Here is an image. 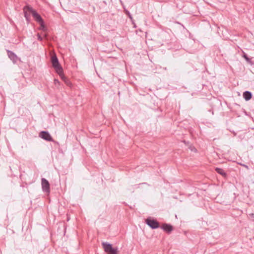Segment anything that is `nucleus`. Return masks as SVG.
<instances>
[{"label":"nucleus","mask_w":254,"mask_h":254,"mask_svg":"<svg viewBox=\"0 0 254 254\" xmlns=\"http://www.w3.org/2000/svg\"><path fill=\"white\" fill-rule=\"evenodd\" d=\"M39 136L47 141H51L53 140L52 136L47 131H42L40 132Z\"/></svg>","instance_id":"39448f33"},{"label":"nucleus","mask_w":254,"mask_h":254,"mask_svg":"<svg viewBox=\"0 0 254 254\" xmlns=\"http://www.w3.org/2000/svg\"><path fill=\"white\" fill-rule=\"evenodd\" d=\"M243 97L246 101H249L252 98V93L249 91H245L243 93Z\"/></svg>","instance_id":"6e6552de"},{"label":"nucleus","mask_w":254,"mask_h":254,"mask_svg":"<svg viewBox=\"0 0 254 254\" xmlns=\"http://www.w3.org/2000/svg\"><path fill=\"white\" fill-rule=\"evenodd\" d=\"M162 229L167 232H170L172 231L173 228L172 226L169 224H164L162 226Z\"/></svg>","instance_id":"0eeeda50"},{"label":"nucleus","mask_w":254,"mask_h":254,"mask_svg":"<svg viewBox=\"0 0 254 254\" xmlns=\"http://www.w3.org/2000/svg\"><path fill=\"white\" fill-rule=\"evenodd\" d=\"M216 171H217V173H219L220 174H221L223 176L226 175L225 173L224 172V171L222 169L217 168H216Z\"/></svg>","instance_id":"9d476101"},{"label":"nucleus","mask_w":254,"mask_h":254,"mask_svg":"<svg viewBox=\"0 0 254 254\" xmlns=\"http://www.w3.org/2000/svg\"><path fill=\"white\" fill-rule=\"evenodd\" d=\"M54 83L55 84L57 85V84H60V82L58 80V79H55L54 80Z\"/></svg>","instance_id":"f8f14e48"},{"label":"nucleus","mask_w":254,"mask_h":254,"mask_svg":"<svg viewBox=\"0 0 254 254\" xmlns=\"http://www.w3.org/2000/svg\"><path fill=\"white\" fill-rule=\"evenodd\" d=\"M51 62L52 65L55 69L57 73L60 75L62 79H64V76L63 73V68L60 65L58 59L56 56L52 57Z\"/></svg>","instance_id":"f03ea898"},{"label":"nucleus","mask_w":254,"mask_h":254,"mask_svg":"<svg viewBox=\"0 0 254 254\" xmlns=\"http://www.w3.org/2000/svg\"><path fill=\"white\" fill-rule=\"evenodd\" d=\"M41 183L43 190L49 193L50 192V184L48 181L46 179L43 178L42 179Z\"/></svg>","instance_id":"20e7f679"},{"label":"nucleus","mask_w":254,"mask_h":254,"mask_svg":"<svg viewBox=\"0 0 254 254\" xmlns=\"http://www.w3.org/2000/svg\"><path fill=\"white\" fill-rule=\"evenodd\" d=\"M243 57L246 59V61H247L248 62H249L250 59L248 58V57L246 55H244L243 56Z\"/></svg>","instance_id":"ddd939ff"},{"label":"nucleus","mask_w":254,"mask_h":254,"mask_svg":"<svg viewBox=\"0 0 254 254\" xmlns=\"http://www.w3.org/2000/svg\"><path fill=\"white\" fill-rule=\"evenodd\" d=\"M196 151V149L194 148V151Z\"/></svg>","instance_id":"dca6fc26"},{"label":"nucleus","mask_w":254,"mask_h":254,"mask_svg":"<svg viewBox=\"0 0 254 254\" xmlns=\"http://www.w3.org/2000/svg\"><path fill=\"white\" fill-rule=\"evenodd\" d=\"M62 79L65 82L67 85L70 86L71 85L70 82L67 79H66L65 76L64 78Z\"/></svg>","instance_id":"9b49d317"},{"label":"nucleus","mask_w":254,"mask_h":254,"mask_svg":"<svg viewBox=\"0 0 254 254\" xmlns=\"http://www.w3.org/2000/svg\"><path fill=\"white\" fill-rule=\"evenodd\" d=\"M38 38L39 40H42V38L39 35H38Z\"/></svg>","instance_id":"4468645a"},{"label":"nucleus","mask_w":254,"mask_h":254,"mask_svg":"<svg viewBox=\"0 0 254 254\" xmlns=\"http://www.w3.org/2000/svg\"><path fill=\"white\" fill-rule=\"evenodd\" d=\"M26 8L30 13L32 14L35 20L39 23L40 24V29L44 30L45 29L44 23L41 16L36 11V10L33 9L32 7L27 6V7L24 8V10L26 9Z\"/></svg>","instance_id":"f257e3e1"},{"label":"nucleus","mask_w":254,"mask_h":254,"mask_svg":"<svg viewBox=\"0 0 254 254\" xmlns=\"http://www.w3.org/2000/svg\"><path fill=\"white\" fill-rule=\"evenodd\" d=\"M25 17H26V19L28 20V17L26 14V12L25 13Z\"/></svg>","instance_id":"2eb2a0df"},{"label":"nucleus","mask_w":254,"mask_h":254,"mask_svg":"<svg viewBox=\"0 0 254 254\" xmlns=\"http://www.w3.org/2000/svg\"><path fill=\"white\" fill-rule=\"evenodd\" d=\"M8 56L13 62H15L17 59V57L12 52H8Z\"/></svg>","instance_id":"1a4fd4ad"},{"label":"nucleus","mask_w":254,"mask_h":254,"mask_svg":"<svg viewBox=\"0 0 254 254\" xmlns=\"http://www.w3.org/2000/svg\"><path fill=\"white\" fill-rule=\"evenodd\" d=\"M103 246L105 251L108 254H117L118 249L113 248L112 245L106 243H103Z\"/></svg>","instance_id":"7ed1b4c3"},{"label":"nucleus","mask_w":254,"mask_h":254,"mask_svg":"<svg viewBox=\"0 0 254 254\" xmlns=\"http://www.w3.org/2000/svg\"><path fill=\"white\" fill-rule=\"evenodd\" d=\"M146 223L152 229H156L159 227L158 223L154 219L148 218L146 220Z\"/></svg>","instance_id":"423d86ee"}]
</instances>
